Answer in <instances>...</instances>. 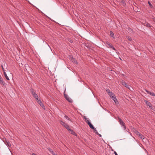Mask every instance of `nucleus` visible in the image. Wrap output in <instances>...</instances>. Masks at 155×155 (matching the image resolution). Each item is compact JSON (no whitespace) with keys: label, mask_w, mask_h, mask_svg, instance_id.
Wrapping results in <instances>:
<instances>
[{"label":"nucleus","mask_w":155,"mask_h":155,"mask_svg":"<svg viewBox=\"0 0 155 155\" xmlns=\"http://www.w3.org/2000/svg\"><path fill=\"white\" fill-rule=\"evenodd\" d=\"M61 124L65 128H66L68 130H70V128L69 126L66 123L63 122L62 121H60Z\"/></svg>","instance_id":"obj_1"},{"label":"nucleus","mask_w":155,"mask_h":155,"mask_svg":"<svg viewBox=\"0 0 155 155\" xmlns=\"http://www.w3.org/2000/svg\"><path fill=\"white\" fill-rule=\"evenodd\" d=\"M134 132L137 135L140 137L141 139H144V136L140 133L138 131L135 130Z\"/></svg>","instance_id":"obj_2"},{"label":"nucleus","mask_w":155,"mask_h":155,"mask_svg":"<svg viewBox=\"0 0 155 155\" xmlns=\"http://www.w3.org/2000/svg\"><path fill=\"white\" fill-rule=\"evenodd\" d=\"M119 122L120 123V124L123 127L124 129L125 130L126 129V127L125 123L120 118H119Z\"/></svg>","instance_id":"obj_3"},{"label":"nucleus","mask_w":155,"mask_h":155,"mask_svg":"<svg viewBox=\"0 0 155 155\" xmlns=\"http://www.w3.org/2000/svg\"><path fill=\"white\" fill-rule=\"evenodd\" d=\"M122 84L125 87H127V88H128L129 89H130V87H131L128 85L127 84L126 82H125L124 81H122Z\"/></svg>","instance_id":"obj_4"},{"label":"nucleus","mask_w":155,"mask_h":155,"mask_svg":"<svg viewBox=\"0 0 155 155\" xmlns=\"http://www.w3.org/2000/svg\"><path fill=\"white\" fill-rule=\"evenodd\" d=\"M65 97L66 100H67V101H68V102L70 103H72V100L67 95H65Z\"/></svg>","instance_id":"obj_5"},{"label":"nucleus","mask_w":155,"mask_h":155,"mask_svg":"<svg viewBox=\"0 0 155 155\" xmlns=\"http://www.w3.org/2000/svg\"><path fill=\"white\" fill-rule=\"evenodd\" d=\"M38 103L44 109H45V107L44 104L42 103L41 101L40 100H38L37 101Z\"/></svg>","instance_id":"obj_6"},{"label":"nucleus","mask_w":155,"mask_h":155,"mask_svg":"<svg viewBox=\"0 0 155 155\" xmlns=\"http://www.w3.org/2000/svg\"><path fill=\"white\" fill-rule=\"evenodd\" d=\"M146 91L148 94L153 96H155V94L153 92H150L147 90H145Z\"/></svg>","instance_id":"obj_7"},{"label":"nucleus","mask_w":155,"mask_h":155,"mask_svg":"<svg viewBox=\"0 0 155 155\" xmlns=\"http://www.w3.org/2000/svg\"><path fill=\"white\" fill-rule=\"evenodd\" d=\"M144 101L147 104L149 107H151V104L150 102L149 101H147L146 100H144Z\"/></svg>","instance_id":"obj_8"},{"label":"nucleus","mask_w":155,"mask_h":155,"mask_svg":"<svg viewBox=\"0 0 155 155\" xmlns=\"http://www.w3.org/2000/svg\"><path fill=\"white\" fill-rule=\"evenodd\" d=\"M4 75L6 79L8 80H9V79L8 77L7 76L6 73L5 72V71H4Z\"/></svg>","instance_id":"obj_9"},{"label":"nucleus","mask_w":155,"mask_h":155,"mask_svg":"<svg viewBox=\"0 0 155 155\" xmlns=\"http://www.w3.org/2000/svg\"><path fill=\"white\" fill-rule=\"evenodd\" d=\"M71 132V133L74 135L77 136L76 133L72 130L70 129V130H69Z\"/></svg>","instance_id":"obj_10"},{"label":"nucleus","mask_w":155,"mask_h":155,"mask_svg":"<svg viewBox=\"0 0 155 155\" xmlns=\"http://www.w3.org/2000/svg\"><path fill=\"white\" fill-rule=\"evenodd\" d=\"M88 125L92 129L94 130L95 129L94 127L93 126V125L91 124V123H89Z\"/></svg>","instance_id":"obj_11"},{"label":"nucleus","mask_w":155,"mask_h":155,"mask_svg":"<svg viewBox=\"0 0 155 155\" xmlns=\"http://www.w3.org/2000/svg\"><path fill=\"white\" fill-rule=\"evenodd\" d=\"M108 94L110 97H111L112 96H114V94L111 92H109Z\"/></svg>","instance_id":"obj_12"},{"label":"nucleus","mask_w":155,"mask_h":155,"mask_svg":"<svg viewBox=\"0 0 155 155\" xmlns=\"http://www.w3.org/2000/svg\"><path fill=\"white\" fill-rule=\"evenodd\" d=\"M33 96L35 97V98L36 99L37 101L38 100V96L36 93L33 94Z\"/></svg>","instance_id":"obj_13"},{"label":"nucleus","mask_w":155,"mask_h":155,"mask_svg":"<svg viewBox=\"0 0 155 155\" xmlns=\"http://www.w3.org/2000/svg\"><path fill=\"white\" fill-rule=\"evenodd\" d=\"M113 101H114L115 103L116 104H118V101H117V98H114V99H113Z\"/></svg>","instance_id":"obj_14"},{"label":"nucleus","mask_w":155,"mask_h":155,"mask_svg":"<svg viewBox=\"0 0 155 155\" xmlns=\"http://www.w3.org/2000/svg\"><path fill=\"white\" fill-rule=\"evenodd\" d=\"M106 43L110 48L113 46L112 44L109 43L108 42H106Z\"/></svg>","instance_id":"obj_15"},{"label":"nucleus","mask_w":155,"mask_h":155,"mask_svg":"<svg viewBox=\"0 0 155 155\" xmlns=\"http://www.w3.org/2000/svg\"><path fill=\"white\" fill-rule=\"evenodd\" d=\"M0 83L1 84H2L3 85L5 84V83L3 81L2 78L0 79Z\"/></svg>","instance_id":"obj_16"},{"label":"nucleus","mask_w":155,"mask_h":155,"mask_svg":"<svg viewBox=\"0 0 155 155\" xmlns=\"http://www.w3.org/2000/svg\"><path fill=\"white\" fill-rule=\"evenodd\" d=\"M110 35L111 36L114 37V35L113 32L112 31H110Z\"/></svg>","instance_id":"obj_17"},{"label":"nucleus","mask_w":155,"mask_h":155,"mask_svg":"<svg viewBox=\"0 0 155 155\" xmlns=\"http://www.w3.org/2000/svg\"><path fill=\"white\" fill-rule=\"evenodd\" d=\"M31 94H32V95H33L34 94H35V92L34 91V90L33 89H31Z\"/></svg>","instance_id":"obj_18"},{"label":"nucleus","mask_w":155,"mask_h":155,"mask_svg":"<svg viewBox=\"0 0 155 155\" xmlns=\"http://www.w3.org/2000/svg\"><path fill=\"white\" fill-rule=\"evenodd\" d=\"M127 38L130 41H131L132 40L131 38L129 36L127 37Z\"/></svg>","instance_id":"obj_19"},{"label":"nucleus","mask_w":155,"mask_h":155,"mask_svg":"<svg viewBox=\"0 0 155 155\" xmlns=\"http://www.w3.org/2000/svg\"><path fill=\"white\" fill-rule=\"evenodd\" d=\"M72 61L73 62L76 63H77L76 60L74 58H72Z\"/></svg>","instance_id":"obj_20"},{"label":"nucleus","mask_w":155,"mask_h":155,"mask_svg":"<svg viewBox=\"0 0 155 155\" xmlns=\"http://www.w3.org/2000/svg\"><path fill=\"white\" fill-rule=\"evenodd\" d=\"M4 66H5V63H4L3 65H2V70H3V71H5L4 70Z\"/></svg>","instance_id":"obj_21"},{"label":"nucleus","mask_w":155,"mask_h":155,"mask_svg":"<svg viewBox=\"0 0 155 155\" xmlns=\"http://www.w3.org/2000/svg\"><path fill=\"white\" fill-rule=\"evenodd\" d=\"M148 3L149 4L150 6L151 7H153L152 5H151V4L150 3V2H148Z\"/></svg>","instance_id":"obj_22"},{"label":"nucleus","mask_w":155,"mask_h":155,"mask_svg":"<svg viewBox=\"0 0 155 155\" xmlns=\"http://www.w3.org/2000/svg\"><path fill=\"white\" fill-rule=\"evenodd\" d=\"M94 130H95V133L96 134H97H97H98V132L97 131V130H96V129H95H95H94Z\"/></svg>","instance_id":"obj_23"},{"label":"nucleus","mask_w":155,"mask_h":155,"mask_svg":"<svg viewBox=\"0 0 155 155\" xmlns=\"http://www.w3.org/2000/svg\"><path fill=\"white\" fill-rule=\"evenodd\" d=\"M86 122L87 124L88 125L89 124V123H91V122L89 121L88 120H86Z\"/></svg>","instance_id":"obj_24"},{"label":"nucleus","mask_w":155,"mask_h":155,"mask_svg":"<svg viewBox=\"0 0 155 155\" xmlns=\"http://www.w3.org/2000/svg\"><path fill=\"white\" fill-rule=\"evenodd\" d=\"M64 117L66 119H67L68 120H70L69 118L67 116H65Z\"/></svg>","instance_id":"obj_25"},{"label":"nucleus","mask_w":155,"mask_h":155,"mask_svg":"<svg viewBox=\"0 0 155 155\" xmlns=\"http://www.w3.org/2000/svg\"><path fill=\"white\" fill-rule=\"evenodd\" d=\"M111 98H112V99L113 100V99H114V98H116V97H115V95H114V96H112L111 97Z\"/></svg>","instance_id":"obj_26"},{"label":"nucleus","mask_w":155,"mask_h":155,"mask_svg":"<svg viewBox=\"0 0 155 155\" xmlns=\"http://www.w3.org/2000/svg\"><path fill=\"white\" fill-rule=\"evenodd\" d=\"M111 48H112L113 49H114L115 51L116 50V49L114 48V47L113 46H112V47Z\"/></svg>","instance_id":"obj_27"},{"label":"nucleus","mask_w":155,"mask_h":155,"mask_svg":"<svg viewBox=\"0 0 155 155\" xmlns=\"http://www.w3.org/2000/svg\"><path fill=\"white\" fill-rule=\"evenodd\" d=\"M114 153L115 154V155H118L116 151H114Z\"/></svg>","instance_id":"obj_28"},{"label":"nucleus","mask_w":155,"mask_h":155,"mask_svg":"<svg viewBox=\"0 0 155 155\" xmlns=\"http://www.w3.org/2000/svg\"><path fill=\"white\" fill-rule=\"evenodd\" d=\"M69 58L70 59H71L72 60V58H73L72 56H69Z\"/></svg>","instance_id":"obj_29"},{"label":"nucleus","mask_w":155,"mask_h":155,"mask_svg":"<svg viewBox=\"0 0 155 155\" xmlns=\"http://www.w3.org/2000/svg\"><path fill=\"white\" fill-rule=\"evenodd\" d=\"M7 143L8 145V146H9L11 145V144L9 142H7Z\"/></svg>","instance_id":"obj_30"},{"label":"nucleus","mask_w":155,"mask_h":155,"mask_svg":"<svg viewBox=\"0 0 155 155\" xmlns=\"http://www.w3.org/2000/svg\"><path fill=\"white\" fill-rule=\"evenodd\" d=\"M147 27H150V25L149 24L147 23Z\"/></svg>","instance_id":"obj_31"},{"label":"nucleus","mask_w":155,"mask_h":155,"mask_svg":"<svg viewBox=\"0 0 155 155\" xmlns=\"http://www.w3.org/2000/svg\"><path fill=\"white\" fill-rule=\"evenodd\" d=\"M99 137H101V134H97Z\"/></svg>","instance_id":"obj_32"},{"label":"nucleus","mask_w":155,"mask_h":155,"mask_svg":"<svg viewBox=\"0 0 155 155\" xmlns=\"http://www.w3.org/2000/svg\"><path fill=\"white\" fill-rule=\"evenodd\" d=\"M153 21L155 22V18H153Z\"/></svg>","instance_id":"obj_33"},{"label":"nucleus","mask_w":155,"mask_h":155,"mask_svg":"<svg viewBox=\"0 0 155 155\" xmlns=\"http://www.w3.org/2000/svg\"><path fill=\"white\" fill-rule=\"evenodd\" d=\"M107 92H108H108H110V90H107Z\"/></svg>","instance_id":"obj_34"},{"label":"nucleus","mask_w":155,"mask_h":155,"mask_svg":"<svg viewBox=\"0 0 155 155\" xmlns=\"http://www.w3.org/2000/svg\"><path fill=\"white\" fill-rule=\"evenodd\" d=\"M32 154V155H37L35 153H33Z\"/></svg>","instance_id":"obj_35"},{"label":"nucleus","mask_w":155,"mask_h":155,"mask_svg":"<svg viewBox=\"0 0 155 155\" xmlns=\"http://www.w3.org/2000/svg\"><path fill=\"white\" fill-rule=\"evenodd\" d=\"M150 107L151 109H153V107H152V106H151V107Z\"/></svg>","instance_id":"obj_36"},{"label":"nucleus","mask_w":155,"mask_h":155,"mask_svg":"<svg viewBox=\"0 0 155 155\" xmlns=\"http://www.w3.org/2000/svg\"><path fill=\"white\" fill-rule=\"evenodd\" d=\"M2 77H1L0 76V79H2Z\"/></svg>","instance_id":"obj_37"},{"label":"nucleus","mask_w":155,"mask_h":155,"mask_svg":"<svg viewBox=\"0 0 155 155\" xmlns=\"http://www.w3.org/2000/svg\"><path fill=\"white\" fill-rule=\"evenodd\" d=\"M54 155H57L56 154H54Z\"/></svg>","instance_id":"obj_38"}]
</instances>
